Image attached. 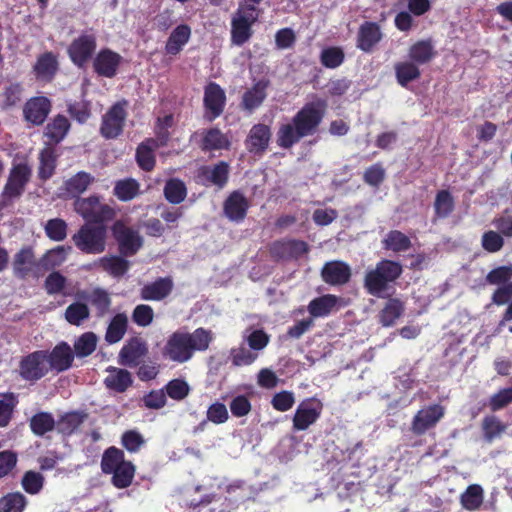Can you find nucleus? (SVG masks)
<instances>
[{
	"label": "nucleus",
	"mask_w": 512,
	"mask_h": 512,
	"mask_svg": "<svg viewBox=\"0 0 512 512\" xmlns=\"http://www.w3.org/2000/svg\"><path fill=\"white\" fill-rule=\"evenodd\" d=\"M16 403L17 401L13 394L0 395V427L8 425Z\"/></svg>",
	"instance_id": "nucleus-56"
},
{
	"label": "nucleus",
	"mask_w": 512,
	"mask_h": 512,
	"mask_svg": "<svg viewBox=\"0 0 512 512\" xmlns=\"http://www.w3.org/2000/svg\"><path fill=\"white\" fill-rule=\"evenodd\" d=\"M31 177V168L26 163L14 164L2 193V205L20 197Z\"/></svg>",
	"instance_id": "nucleus-7"
},
{
	"label": "nucleus",
	"mask_w": 512,
	"mask_h": 512,
	"mask_svg": "<svg viewBox=\"0 0 512 512\" xmlns=\"http://www.w3.org/2000/svg\"><path fill=\"white\" fill-rule=\"evenodd\" d=\"M25 506L26 498L18 492L0 498V512H22Z\"/></svg>",
	"instance_id": "nucleus-44"
},
{
	"label": "nucleus",
	"mask_w": 512,
	"mask_h": 512,
	"mask_svg": "<svg viewBox=\"0 0 512 512\" xmlns=\"http://www.w3.org/2000/svg\"><path fill=\"white\" fill-rule=\"evenodd\" d=\"M160 141L156 139H148L143 142L137 149L136 158L139 166L144 170H151L155 165V157L153 151L160 146H163Z\"/></svg>",
	"instance_id": "nucleus-29"
},
{
	"label": "nucleus",
	"mask_w": 512,
	"mask_h": 512,
	"mask_svg": "<svg viewBox=\"0 0 512 512\" xmlns=\"http://www.w3.org/2000/svg\"><path fill=\"white\" fill-rule=\"evenodd\" d=\"M326 102L321 99L309 102L293 117V123L305 136L312 135L324 116Z\"/></svg>",
	"instance_id": "nucleus-5"
},
{
	"label": "nucleus",
	"mask_w": 512,
	"mask_h": 512,
	"mask_svg": "<svg viewBox=\"0 0 512 512\" xmlns=\"http://www.w3.org/2000/svg\"><path fill=\"white\" fill-rule=\"evenodd\" d=\"M402 273L399 263L383 260L377 263L374 269L366 272L364 287L369 294L375 297H383L389 284L394 282Z\"/></svg>",
	"instance_id": "nucleus-2"
},
{
	"label": "nucleus",
	"mask_w": 512,
	"mask_h": 512,
	"mask_svg": "<svg viewBox=\"0 0 512 512\" xmlns=\"http://www.w3.org/2000/svg\"><path fill=\"white\" fill-rule=\"evenodd\" d=\"M121 59L119 54L104 49L96 55L93 61L94 70L100 76L111 78L116 74Z\"/></svg>",
	"instance_id": "nucleus-15"
},
{
	"label": "nucleus",
	"mask_w": 512,
	"mask_h": 512,
	"mask_svg": "<svg viewBox=\"0 0 512 512\" xmlns=\"http://www.w3.org/2000/svg\"><path fill=\"white\" fill-rule=\"evenodd\" d=\"M55 426V420L50 413L40 412L34 415L30 420V427L34 434L42 436L52 431Z\"/></svg>",
	"instance_id": "nucleus-42"
},
{
	"label": "nucleus",
	"mask_w": 512,
	"mask_h": 512,
	"mask_svg": "<svg viewBox=\"0 0 512 512\" xmlns=\"http://www.w3.org/2000/svg\"><path fill=\"white\" fill-rule=\"evenodd\" d=\"M93 181V177L86 172H78L66 182V189L72 195L83 193Z\"/></svg>",
	"instance_id": "nucleus-47"
},
{
	"label": "nucleus",
	"mask_w": 512,
	"mask_h": 512,
	"mask_svg": "<svg viewBox=\"0 0 512 512\" xmlns=\"http://www.w3.org/2000/svg\"><path fill=\"white\" fill-rule=\"evenodd\" d=\"M147 348L145 344L138 340L130 341L120 351L121 363L128 366H135L140 359L146 354Z\"/></svg>",
	"instance_id": "nucleus-30"
},
{
	"label": "nucleus",
	"mask_w": 512,
	"mask_h": 512,
	"mask_svg": "<svg viewBox=\"0 0 512 512\" xmlns=\"http://www.w3.org/2000/svg\"><path fill=\"white\" fill-rule=\"evenodd\" d=\"M190 391L188 383L182 379L171 380L166 385L167 395L174 400L184 399Z\"/></svg>",
	"instance_id": "nucleus-62"
},
{
	"label": "nucleus",
	"mask_w": 512,
	"mask_h": 512,
	"mask_svg": "<svg viewBox=\"0 0 512 512\" xmlns=\"http://www.w3.org/2000/svg\"><path fill=\"white\" fill-rule=\"evenodd\" d=\"M191 36V28L186 24L178 25L167 39L165 52L169 55L178 54L187 44Z\"/></svg>",
	"instance_id": "nucleus-27"
},
{
	"label": "nucleus",
	"mask_w": 512,
	"mask_h": 512,
	"mask_svg": "<svg viewBox=\"0 0 512 512\" xmlns=\"http://www.w3.org/2000/svg\"><path fill=\"white\" fill-rule=\"evenodd\" d=\"M55 168V156L51 148H45L40 153L39 175L42 179L52 176Z\"/></svg>",
	"instance_id": "nucleus-57"
},
{
	"label": "nucleus",
	"mask_w": 512,
	"mask_h": 512,
	"mask_svg": "<svg viewBox=\"0 0 512 512\" xmlns=\"http://www.w3.org/2000/svg\"><path fill=\"white\" fill-rule=\"evenodd\" d=\"M410 239L400 231H390L384 239L386 249L394 252L406 251L410 247Z\"/></svg>",
	"instance_id": "nucleus-46"
},
{
	"label": "nucleus",
	"mask_w": 512,
	"mask_h": 512,
	"mask_svg": "<svg viewBox=\"0 0 512 512\" xmlns=\"http://www.w3.org/2000/svg\"><path fill=\"white\" fill-rule=\"evenodd\" d=\"M267 84L263 81L257 82L243 95V106L247 110H254L259 107L266 98Z\"/></svg>",
	"instance_id": "nucleus-37"
},
{
	"label": "nucleus",
	"mask_w": 512,
	"mask_h": 512,
	"mask_svg": "<svg viewBox=\"0 0 512 512\" xmlns=\"http://www.w3.org/2000/svg\"><path fill=\"white\" fill-rule=\"evenodd\" d=\"M173 282L170 278H160L141 289V297L144 300L159 301L170 294Z\"/></svg>",
	"instance_id": "nucleus-26"
},
{
	"label": "nucleus",
	"mask_w": 512,
	"mask_h": 512,
	"mask_svg": "<svg viewBox=\"0 0 512 512\" xmlns=\"http://www.w3.org/2000/svg\"><path fill=\"white\" fill-rule=\"evenodd\" d=\"M89 314L87 305L76 302L67 307L65 311V318L70 324L79 326L89 317Z\"/></svg>",
	"instance_id": "nucleus-51"
},
{
	"label": "nucleus",
	"mask_w": 512,
	"mask_h": 512,
	"mask_svg": "<svg viewBox=\"0 0 512 512\" xmlns=\"http://www.w3.org/2000/svg\"><path fill=\"white\" fill-rule=\"evenodd\" d=\"M322 278L330 285H342L349 281L351 269L342 261H331L322 268Z\"/></svg>",
	"instance_id": "nucleus-16"
},
{
	"label": "nucleus",
	"mask_w": 512,
	"mask_h": 512,
	"mask_svg": "<svg viewBox=\"0 0 512 512\" xmlns=\"http://www.w3.org/2000/svg\"><path fill=\"white\" fill-rule=\"evenodd\" d=\"M403 310L402 303L397 299H390L380 313V322L383 326L393 325Z\"/></svg>",
	"instance_id": "nucleus-45"
},
{
	"label": "nucleus",
	"mask_w": 512,
	"mask_h": 512,
	"mask_svg": "<svg viewBox=\"0 0 512 512\" xmlns=\"http://www.w3.org/2000/svg\"><path fill=\"white\" fill-rule=\"evenodd\" d=\"M71 251V247L67 246H57L49 251H47L40 260V265L45 270L54 269L60 265H62L69 253Z\"/></svg>",
	"instance_id": "nucleus-34"
},
{
	"label": "nucleus",
	"mask_w": 512,
	"mask_h": 512,
	"mask_svg": "<svg viewBox=\"0 0 512 512\" xmlns=\"http://www.w3.org/2000/svg\"><path fill=\"white\" fill-rule=\"evenodd\" d=\"M46 235L54 241H62L67 236V224L64 220L55 218L45 225Z\"/></svg>",
	"instance_id": "nucleus-55"
},
{
	"label": "nucleus",
	"mask_w": 512,
	"mask_h": 512,
	"mask_svg": "<svg viewBox=\"0 0 512 512\" xmlns=\"http://www.w3.org/2000/svg\"><path fill=\"white\" fill-rule=\"evenodd\" d=\"M96 49V38L93 34H83L74 39L68 48L72 62L83 67Z\"/></svg>",
	"instance_id": "nucleus-13"
},
{
	"label": "nucleus",
	"mask_w": 512,
	"mask_h": 512,
	"mask_svg": "<svg viewBox=\"0 0 512 512\" xmlns=\"http://www.w3.org/2000/svg\"><path fill=\"white\" fill-rule=\"evenodd\" d=\"M512 403V387L500 390L494 394L490 399V408L493 411L500 410Z\"/></svg>",
	"instance_id": "nucleus-64"
},
{
	"label": "nucleus",
	"mask_w": 512,
	"mask_h": 512,
	"mask_svg": "<svg viewBox=\"0 0 512 512\" xmlns=\"http://www.w3.org/2000/svg\"><path fill=\"white\" fill-rule=\"evenodd\" d=\"M97 337L92 332L84 333L74 343L75 354L78 357H86L96 349Z\"/></svg>",
	"instance_id": "nucleus-48"
},
{
	"label": "nucleus",
	"mask_w": 512,
	"mask_h": 512,
	"mask_svg": "<svg viewBox=\"0 0 512 512\" xmlns=\"http://www.w3.org/2000/svg\"><path fill=\"white\" fill-rule=\"evenodd\" d=\"M101 468L104 473L113 474L112 482L117 488L128 487L134 478L135 467L131 462L124 460L123 451L114 447L105 451Z\"/></svg>",
	"instance_id": "nucleus-3"
},
{
	"label": "nucleus",
	"mask_w": 512,
	"mask_h": 512,
	"mask_svg": "<svg viewBox=\"0 0 512 512\" xmlns=\"http://www.w3.org/2000/svg\"><path fill=\"white\" fill-rule=\"evenodd\" d=\"M395 74L398 83L405 87L409 82L419 78L420 71L413 61H403L395 64Z\"/></svg>",
	"instance_id": "nucleus-40"
},
{
	"label": "nucleus",
	"mask_w": 512,
	"mask_h": 512,
	"mask_svg": "<svg viewBox=\"0 0 512 512\" xmlns=\"http://www.w3.org/2000/svg\"><path fill=\"white\" fill-rule=\"evenodd\" d=\"M382 33L377 24L366 22L360 26L358 32V47L364 52H370L379 43Z\"/></svg>",
	"instance_id": "nucleus-25"
},
{
	"label": "nucleus",
	"mask_w": 512,
	"mask_h": 512,
	"mask_svg": "<svg viewBox=\"0 0 512 512\" xmlns=\"http://www.w3.org/2000/svg\"><path fill=\"white\" fill-rule=\"evenodd\" d=\"M228 146L229 141L227 137L216 128L208 130L203 138L202 148L204 150H220Z\"/></svg>",
	"instance_id": "nucleus-43"
},
{
	"label": "nucleus",
	"mask_w": 512,
	"mask_h": 512,
	"mask_svg": "<svg viewBox=\"0 0 512 512\" xmlns=\"http://www.w3.org/2000/svg\"><path fill=\"white\" fill-rule=\"evenodd\" d=\"M212 340V332L204 328H197L192 333L177 331L168 338L163 356L170 361L184 363L192 358L195 351L207 350Z\"/></svg>",
	"instance_id": "nucleus-1"
},
{
	"label": "nucleus",
	"mask_w": 512,
	"mask_h": 512,
	"mask_svg": "<svg viewBox=\"0 0 512 512\" xmlns=\"http://www.w3.org/2000/svg\"><path fill=\"white\" fill-rule=\"evenodd\" d=\"M506 428L507 425L494 415L486 416L482 421V431L487 442L499 438L506 431Z\"/></svg>",
	"instance_id": "nucleus-41"
},
{
	"label": "nucleus",
	"mask_w": 512,
	"mask_h": 512,
	"mask_svg": "<svg viewBox=\"0 0 512 512\" xmlns=\"http://www.w3.org/2000/svg\"><path fill=\"white\" fill-rule=\"evenodd\" d=\"M34 263V253L31 248H22L14 257L13 270L17 277L24 278Z\"/></svg>",
	"instance_id": "nucleus-38"
},
{
	"label": "nucleus",
	"mask_w": 512,
	"mask_h": 512,
	"mask_svg": "<svg viewBox=\"0 0 512 512\" xmlns=\"http://www.w3.org/2000/svg\"><path fill=\"white\" fill-rule=\"evenodd\" d=\"M225 93L221 87L215 83H210L205 88L204 103L210 113V118L218 117L225 105Z\"/></svg>",
	"instance_id": "nucleus-21"
},
{
	"label": "nucleus",
	"mask_w": 512,
	"mask_h": 512,
	"mask_svg": "<svg viewBox=\"0 0 512 512\" xmlns=\"http://www.w3.org/2000/svg\"><path fill=\"white\" fill-rule=\"evenodd\" d=\"M305 137L298 126L291 123L283 124L277 132V144L282 148H290L301 138Z\"/></svg>",
	"instance_id": "nucleus-31"
},
{
	"label": "nucleus",
	"mask_w": 512,
	"mask_h": 512,
	"mask_svg": "<svg viewBox=\"0 0 512 512\" xmlns=\"http://www.w3.org/2000/svg\"><path fill=\"white\" fill-rule=\"evenodd\" d=\"M125 118L126 111L124 105L121 103H116L103 116L101 134L105 138L117 137L122 132Z\"/></svg>",
	"instance_id": "nucleus-14"
},
{
	"label": "nucleus",
	"mask_w": 512,
	"mask_h": 512,
	"mask_svg": "<svg viewBox=\"0 0 512 512\" xmlns=\"http://www.w3.org/2000/svg\"><path fill=\"white\" fill-rule=\"evenodd\" d=\"M272 406L280 412L291 409L295 403L294 393L290 391H281L272 398Z\"/></svg>",
	"instance_id": "nucleus-63"
},
{
	"label": "nucleus",
	"mask_w": 512,
	"mask_h": 512,
	"mask_svg": "<svg viewBox=\"0 0 512 512\" xmlns=\"http://www.w3.org/2000/svg\"><path fill=\"white\" fill-rule=\"evenodd\" d=\"M56 65V59L52 54H44L35 65L37 76L45 80L50 79L56 71Z\"/></svg>",
	"instance_id": "nucleus-49"
},
{
	"label": "nucleus",
	"mask_w": 512,
	"mask_h": 512,
	"mask_svg": "<svg viewBox=\"0 0 512 512\" xmlns=\"http://www.w3.org/2000/svg\"><path fill=\"white\" fill-rule=\"evenodd\" d=\"M75 211L89 222L99 223L113 217V209L100 202L96 196L78 198L74 202Z\"/></svg>",
	"instance_id": "nucleus-8"
},
{
	"label": "nucleus",
	"mask_w": 512,
	"mask_h": 512,
	"mask_svg": "<svg viewBox=\"0 0 512 512\" xmlns=\"http://www.w3.org/2000/svg\"><path fill=\"white\" fill-rule=\"evenodd\" d=\"M323 404L316 398L303 400L296 408L293 417V429L297 431L307 430L320 417Z\"/></svg>",
	"instance_id": "nucleus-9"
},
{
	"label": "nucleus",
	"mask_w": 512,
	"mask_h": 512,
	"mask_svg": "<svg viewBox=\"0 0 512 512\" xmlns=\"http://www.w3.org/2000/svg\"><path fill=\"white\" fill-rule=\"evenodd\" d=\"M139 185L133 179L117 182L114 188L115 195L122 201L133 199L138 193Z\"/></svg>",
	"instance_id": "nucleus-52"
},
{
	"label": "nucleus",
	"mask_w": 512,
	"mask_h": 512,
	"mask_svg": "<svg viewBox=\"0 0 512 512\" xmlns=\"http://www.w3.org/2000/svg\"><path fill=\"white\" fill-rule=\"evenodd\" d=\"M69 128L70 124L68 119L59 115L46 126L45 136L49 139L50 143H58L66 136Z\"/></svg>",
	"instance_id": "nucleus-36"
},
{
	"label": "nucleus",
	"mask_w": 512,
	"mask_h": 512,
	"mask_svg": "<svg viewBox=\"0 0 512 512\" xmlns=\"http://www.w3.org/2000/svg\"><path fill=\"white\" fill-rule=\"evenodd\" d=\"M308 251L304 241L288 240L278 242L273 246V253L281 258H298Z\"/></svg>",
	"instance_id": "nucleus-28"
},
{
	"label": "nucleus",
	"mask_w": 512,
	"mask_h": 512,
	"mask_svg": "<svg viewBox=\"0 0 512 512\" xmlns=\"http://www.w3.org/2000/svg\"><path fill=\"white\" fill-rule=\"evenodd\" d=\"M445 409L441 405L433 404L419 410L414 416L411 430L417 435L424 434L433 428L444 416Z\"/></svg>",
	"instance_id": "nucleus-11"
},
{
	"label": "nucleus",
	"mask_w": 512,
	"mask_h": 512,
	"mask_svg": "<svg viewBox=\"0 0 512 512\" xmlns=\"http://www.w3.org/2000/svg\"><path fill=\"white\" fill-rule=\"evenodd\" d=\"M341 298L327 294L321 297L313 299L308 305V311L311 316L318 317H326L331 312L338 309L340 306Z\"/></svg>",
	"instance_id": "nucleus-24"
},
{
	"label": "nucleus",
	"mask_w": 512,
	"mask_h": 512,
	"mask_svg": "<svg viewBox=\"0 0 512 512\" xmlns=\"http://www.w3.org/2000/svg\"><path fill=\"white\" fill-rule=\"evenodd\" d=\"M49 370L53 369L57 372H62L70 368L74 359V354L71 347L62 342L54 347L51 353L48 355Z\"/></svg>",
	"instance_id": "nucleus-18"
},
{
	"label": "nucleus",
	"mask_w": 512,
	"mask_h": 512,
	"mask_svg": "<svg viewBox=\"0 0 512 512\" xmlns=\"http://www.w3.org/2000/svg\"><path fill=\"white\" fill-rule=\"evenodd\" d=\"M229 167L225 162L214 166H204L199 170V178L205 185H215L222 188L228 179Z\"/></svg>",
	"instance_id": "nucleus-20"
},
{
	"label": "nucleus",
	"mask_w": 512,
	"mask_h": 512,
	"mask_svg": "<svg viewBox=\"0 0 512 512\" xmlns=\"http://www.w3.org/2000/svg\"><path fill=\"white\" fill-rule=\"evenodd\" d=\"M50 110V102L45 97L30 99L24 108L27 121L39 125L44 122Z\"/></svg>",
	"instance_id": "nucleus-22"
},
{
	"label": "nucleus",
	"mask_w": 512,
	"mask_h": 512,
	"mask_svg": "<svg viewBox=\"0 0 512 512\" xmlns=\"http://www.w3.org/2000/svg\"><path fill=\"white\" fill-rule=\"evenodd\" d=\"M271 131L265 124L254 125L246 140L247 149L255 154L264 152L269 144Z\"/></svg>",
	"instance_id": "nucleus-19"
},
{
	"label": "nucleus",
	"mask_w": 512,
	"mask_h": 512,
	"mask_svg": "<svg viewBox=\"0 0 512 512\" xmlns=\"http://www.w3.org/2000/svg\"><path fill=\"white\" fill-rule=\"evenodd\" d=\"M481 244L487 252L495 253L502 249L504 239L498 232L490 230L482 235Z\"/></svg>",
	"instance_id": "nucleus-60"
},
{
	"label": "nucleus",
	"mask_w": 512,
	"mask_h": 512,
	"mask_svg": "<svg viewBox=\"0 0 512 512\" xmlns=\"http://www.w3.org/2000/svg\"><path fill=\"white\" fill-rule=\"evenodd\" d=\"M434 208L439 217H447L454 208V201L451 194L446 190L439 191L436 195Z\"/></svg>",
	"instance_id": "nucleus-53"
},
{
	"label": "nucleus",
	"mask_w": 512,
	"mask_h": 512,
	"mask_svg": "<svg viewBox=\"0 0 512 512\" xmlns=\"http://www.w3.org/2000/svg\"><path fill=\"white\" fill-rule=\"evenodd\" d=\"M483 499V489L478 484L468 486L460 497L462 506L469 511L479 509L483 503Z\"/></svg>",
	"instance_id": "nucleus-39"
},
{
	"label": "nucleus",
	"mask_w": 512,
	"mask_h": 512,
	"mask_svg": "<svg viewBox=\"0 0 512 512\" xmlns=\"http://www.w3.org/2000/svg\"><path fill=\"white\" fill-rule=\"evenodd\" d=\"M164 193L169 202L178 204L186 197V187L182 181L172 179L166 183Z\"/></svg>",
	"instance_id": "nucleus-50"
},
{
	"label": "nucleus",
	"mask_w": 512,
	"mask_h": 512,
	"mask_svg": "<svg viewBox=\"0 0 512 512\" xmlns=\"http://www.w3.org/2000/svg\"><path fill=\"white\" fill-rule=\"evenodd\" d=\"M107 376L104 379L106 387L115 392H124L131 386L133 380L129 371L116 367L106 369Z\"/></svg>",
	"instance_id": "nucleus-23"
},
{
	"label": "nucleus",
	"mask_w": 512,
	"mask_h": 512,
	"mask_svg": "<svg viewBox=\"0 0 512 512\" xmlns=\"http://www.w3.org/2000/svg\"><path fill=\"white\" fill-rule=\"evenodd\" d=\"M231 357L234 365L246 366L252 364L258 358V353L254 352L250 347L242 345L232 349Z\"/></svg>",
	"instance_id": "nucleus-54"
},
{
	"label": "nucleus",
	"mask_w": 512,
	"mask_h": 512,
	"mask_svg": "<svg viewBox=\"0 0 512 512\" xmlns=\"http://www.w3.org/2000/svg\"><path fill=\"white\" fill-rule=\"evenodd\" d=\"M112 230L123 255L132 256L142 247L143 239L138 231L126 226L124 223L116 222Z\"/></svg>",
	"instance_id": "nucleus-10"
},
{
	"label": "nucleus",
	"mask_w": 512,
	"mask_h": 512,
	"mask_svg": "<svg viewBox=\"0 0 512 512\" xmlns=\"http://www.w3.org/2000/svg\"><path fill=\"white\" fill-rule=\"evenodd\" d=\"M512 278L511 266H500L490 271L486 276V281L492 285H504L510 282Z\"/></svg>",
	"instance_id": "nucleus-59"
},
{
	"label": "nucleus",
	"mask_w": 512,
	"mask_h": 512,
	"mask_svg": "<svg viewBox=\"0 0 512 512\" xmlns=\"http://www.w3.org/2000/svg\"><path fill=\"white\" fill-rule=\"evenodd\" d=\"M258 14L253 5L240 4L232 18V40L242 45L251 36V26L257 20Z\"/></svg>",
	"instance_id": "nucleus-6"
},
{
	"label": "nucleus",
	"mask_w": 512,
	"mask_h": 512,
	"mask_svg": "<svg viewBox=\"0 0 512 512\" xmlns=\"http://www.w3.org/2000/svg\"><path fill=\"white\" fill-rule=\"evenodd\" d=\"M22 88L19 84L11 83L4 88L0 95V103L3 107H10L18 103L21 99Z\"/></svg>",
	"instance_id": "nucleus-61"
},
{
	"label": "nucleus",
	"mask_w": 512,
	"mask_h": 512,
	"mask_svg": "<svg viewBox=\"0 0 512 512\" xmlns=\"http://www.w3.org/2000/svg\"><path fill=\"white\" fill-rule=\"evenodd\" d=\"M48 371V358L44 351H36L28 355L20 364V374L26 380H38Z\"/></svg>",
	"instance_id": "nucleus-12"
},
{
	"label": "nucleus",
	"mask_w": 512,
	"mask_h": 512,
	"mask_svg": "<svg viewBox=\"0 0 512 512\" xmlns=\"http://www.w3.org/2000/svg\"><path fill=\"white\" fill-rule=\"evenodd\" d=\"M249 207L247 198L239 191L232 192L224 202L226 217L234 222L243 220Z\"/></svg>",
	"instance_id": "nucleus-17"
},
{
	"label": "nucleus",
	"mask_w": 512,
	"mask_h": 512,
	"mask_svg": "<svg viewBox=\"0 0 512 512\" xmlns=\"http://www.w3.org/2000/svg\"><path fill=\"white\" fill-rule=\"evenodd\" d=\"M408 55L417 65L425 64L434 57V46L429 40L418 41L409 48Z\"/></svg>",
	"instance_id": "nucleus-33"
},
{
	"label": "nucleus",
	"mask_w": 512,
	"mask_h": 512,
	"mask_svg": "<svg viewBox=\"0 0 512 512\" xmlns=\"http://www.w3.org/2000/svg\"><path fill=\"white\" fill-rule=\"evenodd\" d=\"M107 229L99 223H86L73 235L75 246L87 254H100L106 249Z\"/></svg>",
	"instance_id": "nucleus-4"
},
{
	"label": "nucleus",
	"mask_w": 512,
	"mask_h": 512,
	"mask_svg": "<svg viewBox=\"0 0 512 512\" xmlns=\"http://www.w3.org/2000/svg\"><path fill=\"white\" fill-rule=\"evenodd\" d=\"M128 324V317L119 313L111 320L105 335V339L108 343L114 344L119 342L126 333Z\"/></svg>",
	"instance_id": "nucleus-35"
},
{
	"label": "nucleus",
	"mask_w": 512,
	"mask_h": 512,
	"mask_svg": "<svg viewBox=\"0 0 512 512\" xmlns=\"http://www.w3.org/2000/svg\"><path fill=\"white\" fill-rule=\"evenodd\" d=\"M321 63L327 68H336L340 66L344 60V53L338 47H329L321 52Z\"/></svg>",
	"instance_id": "nucleus-58"
},
{
	"label": "nucleus",
	"mask_w": 512,
	"mask_h": 512,
	"mask_svg": "<svg viewBox=\"0 0 512 512\" xmlns=\"http://www.w3.org/2000/svg\"><path fill=\"white\" fill-rule=\"evenodd\" d=\"M94 265H99L113 277H121L128 271L130 262L118 256H110L98 259Z\"/></svg>",
	"instance_id": "nucleus-32"
}]
</instances>
